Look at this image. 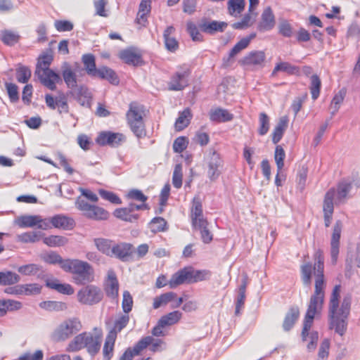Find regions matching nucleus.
<instances>
[{
  "label": "nucleus",
  "instance_id": "1",
  "mask_svg": "<svg viewBox=\"0 0 360 360\" xmlns=\"http://www.w3.org/2000/svg\"><path fill=\"white\" fill-rule=\"evenodd\" d=\"M314 258L315 264L313 267L311 262L304 263L300 266L301 279L304 285L309 286L311 285L312 274L314 277V289L309 299L301 333L302 340L307 343V347L309 351L314 350L317 345L318 332L311 330V328L315 316L323 309L327 284L324 274L323 251L320 249L316 250Z\"/></svg>",
  "mask_w": 360,
  "mask_h": 360
},
{
  "label": "nucleus",
  "instance_id": "2",
  "mask_svg": "<svg viewBox=\"0 0 360 360\" xmlns=\"http://www.w3.org/2000/svg\"><path fill=\"white\" fill-rule=\"evenodd\" d=\"M341 285H335L332 290L329 302V317L330 328L342 335L347 329V319L350 312L352 297L345 296L339 307Z\"/></svg>",
  "mask_w": 360,
  "mask_h": 360
},
{
  "label": "nucleus",
  "instance_id": "3",
  "mask_svg": "<svg viewBox=\"0 0 360 360\" xmlns=\"http://www.w3.org/2000/svg\"><path fill=\"white\" fill-rule=\"evenodd\" d=\"M103 330L101 328L94 327L93 332H83L76 335L68 344V352H77L85 348L91 355H96L101 347Z\"/></svg>",
  "mask_w": 360,
  "mask_h": 360
},
{
  "label": "nucleus",
  "instance_id": "4",
  "mask_svg": "<svg viewBox=\"0 0 360 360\" xmlns=\"http://www.w3.org/2000/svg\"><path fill=\"white\" fill-rule=\"evenodd\" d=\"M211 271L207 269H195L192 266H186L173 274L168 281L170 288L174 289L184 284L195 283L208 280Z\"/></svg>",
  "mask_w": 360,
  "mask_h": 360
},
{
  "label": "nucleus",
  "instance_id": "5",
  "mask_svg": "<svg viewBox=\"0 0 360 360\" xmlns=\"http://www.w3.org/2000/svg\"><path fill=\"white\" fill-rule=\"evenodd\" d=\"M63 266L65 272L72 274V281L76 285H84L94 280V270L87 262L78 259H68Z\"/></svg>",
  "mask_w": 360,
  "mask_h": 360
},
{
  "label": "nucleus",
  "instance_id": "6",
  "mask_svg": "<svg viewBox=\"0 0 360 360\" xmlns=\"http://www.w3.org/2000/svg\"><path fill=\"white\" fill-rule=\"evenodd\" d=\"M82 324L79 318L72 317L63 321L53 331L51 338L56 342L65 341L80 331Z\"/></svg>",
  "mask_w": 360,
  "mask_h": 360
},
{
  "label": "nucleus",
  "instance_id": "7",
  "mask_svg": "<svg viewBox=\"0 0 360 360\" xmlns=\"http://www.w3.org/2000/svg\"><path fill=\"white\" fill-rule=\"evenodd\" d=\"M143 115V110L141 106L134 103L130 104L127 113V122L131 131L139 138L146 135Z\"/></svg>",
  "mask_w": 360,
  "mask_h": 360
},
{
  "label": "nucleus",
  "instance_id": "8",
  "mask_svg": "<svg viewBox=\"0 0 360 360\" xmlns=\"http://www.w3.org/2000/svg\"><path fill=\"white\" fill-rule=\"evenodd\" d=\"M103 297L102 290L94 285H88L82 288L77 294V298L79 303L89 306L99 303Z\"/></svg>",
  "mask_w": 360,
  "mask_h": 360
},
{
  "label": "nucleus",
  "instance_id": "9",
  "mask_svg": "<svg viewBox=\"0 0 360 360\" xmlns=\"http://www.w3.org/2000/svg\"><path fill=\"white\" fill-rule=\"evenodd\" d=\"M266 56L264 51L253 50L247 53L240 60V65L246 69L257 70L265 66Z\"/></svg>",
  "mask_w": 360,
  "mask_h": 360
},
{
  "label": "nucleus",
  "instance_id": "10",
  "mask_svg": "<svg viewBox=\"0 0 360 360\" xmlns=\"http://www.w3.org/2000/svg\"><path fill=\"white\" fill-rule=\"evenodd\" d=\"M182 313L180 311H173L163 315L158 320L157 324L152 328L151 334L155 337H162L165 335L163 329L166 327L173 326L179 322L182 318Z\"/></svg>",
  "mask_w": 360,
  "mask_h": 360
},
{
  "label": "nucleus",
  "instance_id": "11",
  "mask_svg": "<svg viewBox=\"0 0 360 360\" xmlns=\"http://www.w3.org/2000/svg\"><path fill=\"white\" fill-rule=\"evenodd\" d=\"M148 209L149 207L146 203L140 205L130 203L128 207L115 209L113 215L122 221L134 222L139 218V214L136 212V211Z\"/></svg>",
  "mask_w": 360,
  "mask_h": 360
},
{
  "label": "nucleus",
  "instance_id": "12",
  "mask_svg": "<svg viewBox=\"0 0 360 360\" xmlns=\"http://www.w3.org/2000/svg\"><path fill=\"white\" fill-rule=\"evenodd\" d=\"M77 207L86 217L93 220H107L110 217L109 212L104 208L90 205L83 200L77 202Z\"/></svg>",
  "mask_w": 360,
  "mask_h": 360
},
{
  "label": "nucleus",
  "instance_id": "13",
  "mask_svg": "<svg viewBox=\"0 0 360 360\" xmlns=\"http://www.w3.org/2000/svg\"><path fill=\"white\" fill-rule=\"evenodd\" d=\"M34 74L41 83L51 91L55 90L56 84L61 82L60 75L51 69L35 70Z\"/></svg>",
  "mask_w": 360,
  "mask_h": 360
},
{
  "label": "nucleus",
  "instance_id": "14",
  "mask_svg": "<svg viewBox=\"0 0 360 360\" xmlns=\"http://www.w3.org/2000/svg\"><path fill=\"white\" fill-rule=\"evenodd\" d=\"M126 141V137L123 134L114 133L111 131L101 132L96 139V142L100 145H109L112 147H116Z\"/></svg>",
  "mask_w": 360,
  "mask_h": 360
},
{
  "label": "nucleus",
  "instance_id": "15",
  "mask_svg": "<svg viewBox=\"0 0 360 360\" xmlns=\"http://www.w3.org/2000/svg\"><path fill=\"white\" fill-rule=\"evenodd\" d=\"M342 229V223L340 220H337L333 227V233L330 240V255L333 264H336L340 248V240Z\"/></svg>",
  "mask_w": 360,
  "mask_h": 360
},
{
  "label": "nucleus",
  "instance_id": "16",
  "mask_svg": "<svg viewBox=\"0 0 360 360\" xmlns=\"http://www.w3.org/2000/svg\"><path fill=\"white\" fill-rule=\"evenodd\" d=\"M104 290L108 297L112 299H117L119 295V283L116 274L112 270L108 272Z\"/></svg>",
  "mask_w": 360,
  "mask_h": 360
},
{
  "label": "nucleus",
  "instance_id": "17",
  "mask_svg": "<svg viewBox=\"0 0 360 360\" xmlns=\"http://www.w3.org/2000/svg\"><path fill=\"white\" fill-rule=\"evenodd\" d=\"M133 245L128 243H114L110 257H115L122 261H127L132 255Z\"/></svg>",
  "mask_w": 360,
  "mask_h": 360
},
{
  "label": "nucleus",
  "instance_id": "18",
  "mask_svg": "<svg viewBox=\"0 0 360 360\" xmlns=\"http://www.w3.org/2000/svg\"><path fill=\"white\" fill-rule=\"evenodd\" d=\"M119 57L129 65H139L142 63L140 51L134 48H129L121 51L119 53Z\"/></svg>",
  "mask_w": 360,
  "mask_h": 360
},
{
  "label": "nucleus",
  "instance_id": "19",
  "mask_svg": "<svg viewBox=\"0 0 360 360\" xmlns=\"http://www.w3.org/2000/svg\"><path fill=\"white\" fill-rule=\"evenodd\" d=\"M276 24L275 17L270 7L266 8L261 15V21L258 24L257 29L260 32H266L272 30Z\"/></svg>",
  "mask_w": 360,
  "mask_h": 360
},
{
  "label": "nucleus",
  "instance_id": "20",
  "mask_svg": "<svg viewBox=\"0 0 360 360\" xmlns=\"http://www.w3.org/2000/svg\"><path fill=\"white\" fill-rule=\"evenodd\" d=\"M188 75V71L176 72L169 82V89L171 91H181L184 89L188 84L187 80Z\"/></svg>",
  "mask_w": 360,
  "mask_h": 360
},
{
  "label": "nucleus",
  "instance_id": "21",
  "mask_svg": "<svg viewBox=\"0 0 360 360\" xmlns=\"http://www.w3.org/2000/svg\"><path fill=\"white\" fill-rule=\"evenodd\" d=\"M51 221L53 227L59 229L72 230L75 226L72 218L63 214H56L51 217Z\"/></svg>",
  "mask_w": 360,
  "mask_h": 360
},
{
  "label": "nucleus",
  "instance_id": "22",
  "mask_svg": "<svg viewBox=\"0 0 360 360\" xmlns=\"http://www.w3.org/2000/svg\"><path fill=\"white\" fill-rule=\"evenodd\" d=\"M300 317V309L297 306L291 307L286 313L283 322V328L285 331L290 330Z\"/></svg>",
  "mask_w": 360,
  "mask_h": 360
},
{
  "label": "nucleus",
  "instance_id": "23",
  "mask_svg": "<svg viewBox=\"0 0 360 360\" xmlns=\"http://www.w3.org/2000/svg\"><path fill=\"white\" fill-rule=\"evenodd\" d=\"M199 29L208 34H214L216 32H222L226 27L227 23L217 21H201L198 25Z\"/></svg>",
  "mask_w": 360,
  "mask_h": 360
},
{
  "label": "nucleus",
  "instance_id": "24",
  "mask_svg": "<svg viewBox=\"0 0 360 360\" xmlns=\"http://www.w3.org/2000/svg\"><path fill=\"white\" fill-rule=\"evenodd\" d=\"M278 72H283L290 75H298L300 74L298 67L285 61H279L276 64L271 72V76L275 77Z\"/></svg>",
  "mask_w": 360,
  "mask_h": 360
},
{
  "label": "nucleus",
  "instance_id": "25",
  "mask_svg": "<svg viewBox=\"0 0 360 360\" xmlns=\"http://www.w3.org/2000/svg\"><path fill=\"white\" fill-rule=\"evenodd\" d=\"M46 286L63 295H71L75 292V290L70 284L60 283L57 279L46 281Z\"/></svg>",
  "mask_w": 360,
  "mask_h": 360
},
{
  "label": "nucleus",
  "instance_id": "26",
  "mask_svg": "<svg viewBox=\"0 0 360 360\" xmlns=\"http://www.w3.org/2000/svg\"><path fill=\"white\" fill-rule=\"evenodd\" d=\"M75 98L83 106H89L91 94L89 89L83 86L77 87L73 93Z\"/></svg>",
  "mask_w": 360,
  "mask_h": 360
},
{
  "label": "nucleus",
  "instance_id": "27",
  "mask_svg": "<svg viewBox=\"0 0 360 360\" xmlns=\"http://www.w3.org/2000/svg\"><path fill=\"white\" fill-rule=\"evenodd\" d=\"M96 249L101 253L110 257L113 247V241L107 238H97L94 240Z\"/></svg>",
  "mask_w": 360,
  "mask_h": 360
},
{
  "label": "nucleus",
  "instance_id": "28",
  "mask_svg": "<svg viewBox=\"0 0 360 360\" xmlns=\"http://www.w3.org/2000/svg\"><path fill=\"white\" fill-rule=\"evenodd\" d=\"M288 118L287 116H283L279 119L277 125L275 127L272 134V141L277 143L281 139L284 131L288 127Z\"/></svg>",
  "mask_w": 360,
  "mask_h": 360
},
{
  "label": "nucleus",
  "instance_id": "29",
  "mask_svg": "<svg viewBox=\"0 0 360 360\" xmlns=\"http://www.w3.org/2000/svg\"><path fill=\"white\" fill-rule=\"evenodd\" d=\"M233 117L231 113L222 108H216L212 110L210 112V119L214 122H224L231 120Z\"/></svg>",
  "mask_w": 360,
  "mask_h": 360
},
{
  "label": "nucleus",
  "instance_id": "30",
  "mask_svg": "<svg viewBox=\"0 0 360 360\" xmlns=\"http://www.w3.org/2000/svg\"><path fill=\"white\" fill-rule=\"evenodd\" d=\"M150 0H141L136 19L138 24L145 25L147 22L146 16L150 12Z\"/></svg>",
  "mask_w": 360,
  "mask_h": 360
},
{
  "label": "nucleus",
  "instance_id": "31",
  "mask_svg": "<svg viewBox=\"0 0 360 360\" xmlns=\"http://www.w3.org/2000/svg\"><path fill=\"white\" fill-rule=\"evenodd\" d=\"M62 75L65 84L69 88L72 89L77 86L76 75L67 63H64L62 65Z\"/></svg>",
  "mask_w": 360,
  "mask_h": 360
},
{
  "label": "nucleus",
  "instance_id": "32",
  "mask_svg": "<svg viewBox=\"0 0 360 360\" xmlns=\"http://www.w3.org/2000/svg\"><path fill=\"white\" fill-rule=\"evenodd\" d=\"M335 194L334 188H330L326 193L323 203V215H333L334 211L333 199Z\"/></svg>",
  "mask_w": 360,
  "mask_h": 360
},
{
  "label": "nucleus",
  "instance_id": "33",
  "mask_svg": "<svg viewBox=\"0 0 360 360\" xmlns=\"http://www.w3.org/2000/svg\"><path fill=\"white\" fill-rule=\"evenodd\" d=\"M129 322V316L128 314L119 316L114 321L112 328L108 333L115 337H117L118 333L121 332Z\"/></svg>",
  "mask_w": 360,
  "mask_h": 360
},
{
  "label": "nucleus",
  "instance_id": "34",
  "mask_svg": "<svg viewBox=\"0 0 360 360\" xmlns=\"http://www.w3.org/2000/svg\"><path fill=\"white\" fill-rule=\"evenodd\" d=\"M176 294L174 292H167L155 297L153 302V308L157 309L161 307L166 306L169 302L174 300Z\"/></svg>",
  "mask_w": 360,
  "mask_h": 360
},
{
  "label": "nucleus",
  "instance_id": "35",
  "mask_svg": "<svg viewBox=\"0 0 360 360\" xmlns=\"http://www.w3.org/2000/svg\"><path fill=\"white\" fill-rule=\"evenodd\" d=\"M255 10L250 11L248 9V13L245 14L240 22H235L232 25L234 29H245L250 27L255 21L257 13L254 12Z\"/></svg>",
  "mask_w": 360,
  "mask_h": 360
},
{
  "label": "nucleus",
  "instance_id": "36",
  "mask_svg": "<svg viewBox=\"0 0 360 360\" xmlns=\"http://www.w3.org/2000/svg\"><path fill=\"white\" fill-rule=\"evenodd\" d=\"M116 339L117 337L107 334L103 347V355L105 359L110 360L112 357Z\"/></svg>",
  "mask_w": 360,
  "mask_h": 360
},
{
  "label": "nucleus",
  "instance_id": "37",
  "mask_svg": "<svg viewBox=\"0 0 360 360\" xmlns=\"http://www.w3.org/2000/svg\"><path fill=\"white\" fill-rule=\"evenodd\" d=\"M175 29L172 26L168 27L164 32V39L165 46L167 50L170 51H174L178 48V42L175 38L172 37L171 35L174 33Z\"/></svg>",
  "mask_w": 360,
  "mask_h": 360
},
{
  "label": "nucleus",
  "instance_id": "38",
  "mask_svg": "<svg viewBox=\"0 0 360 360\" xmlns=\"http://www.w3.org/2000/svg\"><path fill=\"white\" fill-rule=\"evenodd\" d=\"M95 77H98L101 79H107L112 84H118L119 79L116 73L110 68L103 67L98 70Z\"/></svg>",
  "mask_w": 360,
  "mask_h": 360
},
{
  "label": "nucleus",
  "instance_id": "39",
  "mask_svg": "<svg viewBox=\"0 0 360 360\" xmlns=\"http://www.w3.org/2000/svg\"><path fill=\"white\" fill-rule=\"evenodd\" d=\"M221 165L217 160H212L209 162L207 169V174L210 181H215L221 173Z\"/></svg>",
  "mask_w": 360,
  "mask_h": 360
},
{
  "label": "nucleus",
  "instance_id": "40",
  "mask_svg": "<svg viewBox=\"0 0 360 360\" xmlns=\"http://www.w3.org/2000/svg\"><path fill=\"white\" fill-rule=\"evenodd\" d=\"M192 117L191 111L188 108L185 109L179 114V117L175 122V128L178 131H181L186 128L190 123Z\"/></svg>",
  "mask_w": 360,
  "mask_h": 360
},
{
  "label": "nucleus",
  "instance_id": "41",
  "mask_svg": "<svg viewBox=\"0 0 360 360\" xmlns=\"http://www.w3.org/2000/svg\"><path fill=\"white\" fill-rule=\"evenodd\" d=\"M345 95L346 91L344 89H340L337 94H335L329 108L330 113L333 115H335L340 109V105L345 99Z\"/></svg>",
  "mask_w": 360,
  "mask_h": 360
},
{
  "label": "nucleus",
  "instance_id": "42",
  "mask_svg": "<svg viewBox=\"0 0 360 360\" xmlns=\"http://www.w3.org/2000/svg\"><path fill=\"white\" fill-rule=\"evenodd\" d=\"M149 228L153 233L164 232L167 229V223L162 217H154L149 223Z\"/></svg>",
  "mask_w": 360,
  "mask_h": 360
},
{
  "label": "nucleus",
  "instance_id": "43",
  "mask_svg": "<svg viewBox=\"0 0 360 360\" xmlns=\"http://www.w3.org/2000/svg\"><path fill=\"white\" fill-rule=\"evenodd\" d=\"M20 281V276L12 271H0V284L4 285H13Z\"/></svg>",
  "mask_w": 360,
  "mask_h": 360
},
{
  "label": "nucleus",
  "instance_id": "44",
  "mask_svg": "<svg viewBox=\"0 0 360 360\" xmlns=\"http://www.w3.org/2000/svg\"><path fill=\"white\" fill-rule=\"evenodd\" d=\"M82 62L87 73L91 76H96L98 69L96 68L94 56L92 54H85L82 56Z\"/></svg>",
  "mask_w": 360,
  "mask_h": 360
},
{
  "label": "nucleus",
  "instance_id": "45",
  "mask_svg": "<svg viewBox=\"0 0 360 360\" xmlns=\"http://www.w3.org/2000/svg\"><path fill=\"white\" fill-rule=\"evenodd\" d=\"M245 0H229L228 9L230 15L238 16L244 10Z\"/></svg>",
  "mask_w": 360,
  "mask_h": 360
},
{
  "label": "nucleus",
  "instance_id": "46",
  "mask_svg": "<svg viewBox=\"0 0 360 360\" xmlns=\"http://www.w3.org/2000/svg\"><path fill=\"white\" fill-rule=\"evenodd\" d=\"M68 241V238L62 236H49L43 238L44 243L49 247L63 246Z\"/></svg>",
  "mask_w": 360,
  "mask_h": 360
},
{
  "label": "nucleus",
  "instance_id": "47",
  "mask_svg": "<svg viewBox=\"0 0 360 360\" xmlns=\"http://www.w3.org/2000/svg\"><path fill=\"white\" fill-rule=\"evenodd\" d=\"M352 188V184L347 181H341L338 185L337 200L342 202L345 200Z\"/></svg>",
  "mask_w": 360,
  "mask_h": 360
},
{
  "label": "nucleus",
  "instance_id": "48",
  "mask_svg": "<svg viewBox=\"0 0 360 360\" xmlns=\"http://www.w3.org/2000/svg\"><path fill=\"white\" fill-rule=\"evenodd\" d=\"M203 213L202 204L200 196H195L192 200V205L190 210V217H200Z\"/></svg>",
  "mask_w": 360,
  "mask_h": 360
},
{
  "label": "nucleus",
  "instance_id": "49",
  "mask_svg": "<svg viewBox=\"0 0 360 360\" xmlns=\"http://www.w3.org/2000/svg\"><path fill=\"white\" fill-rule=\"evenodd\" d=\"M46 263L50 264H59L63 269V266L67 264L68 259H63L62 257L56 252H51L44 257Z\"/></svg>",
  "mask_w": 360,
  "mask_h": 360
},
{
  "label": "nucleus",
  "instance_id": "50",
  "mask_svg": "<svg viewBox=\"0 0 360 360\" xmlns=\"http://www.w3.org/2000/svg\"><path fill=\"white\" fill-rule=\"evenodd\" d=\"M0 304L1 308L5 310V315L7 311H17L22 308V303L19 301L14 300H1Z\"/></svg>",
  "mask_w": 360,
  "mask_h": 360
},
{
  "label": "nucleus",
  "instance_id": "51",
  "mask_svg": "<svg viewBox=\"0 0 360 360\" xmlns=\"http://www.w3.org/2000/svg\"><path fill=\"white\" fill-rule=\"evenodd\" d=\"M39 222V216H22L17 220V224L20 227H32Z\"/></svg>",
  "mask_w": 360,
  "mask_h": 360
},
{
  "label": "nucleus",
  "instance_id": "52",
  "mask_svg": "<svg viewBox=\"0 0 360 360\" xmlns=\"http://www.w3.org/2000/svg\"><path fill=\"white\" fill-rule=\"evenodd\" d=\"M183 182V171L182 165L181 164H176L174 167L173 175H172V184L173 186L179 189L181 187Z\"/></svg>",
  "mask_w": 360,
  "mask_h": 360
},
{
  "label": "nucleus",
  "instance_id": "53",
  "mask_svg": "<svg viewBox=\"0 0 360 360\" xmlns=\"http://www.w3.org/2000/svg\"><path fill=\"white\" fill-rule=\"evenodd\" d=\"M41 270L40 266L36 264H28L18 267V271L22 275L34 276Z\"/></svg>",
  "mask_w": 360,
  "mask_h": 360
},
{
  "label": "nucleus",
  "instance_id": "54",
  "mask_svg": "<svg viewBox=\"0 0 360 360\" xmlns=\"http://www.w3.org/2000/svg\"><path fill=\"white\" fill-rule=\"evenodd\" d=\"M321 82L319 77L316 75H314L311 77L310 91L313 100L317 99L320 94Z\"/></svg>",
  "mask_w": 360,
  "mask_h": 360
},
{
  "label": "nucleus",
  "instance_id": "55",
  "mask_svg": "<svg viewBox=\"0 0 360 360\" xmlns=\"http://www.w3.org/2000/svg\"><path fill=\"white\" fill-rule=\"evenodd\" d=\"M22 295H32L41 292V286L37 283L22 284L20 285Z\"/></svg>",
  "mask_w": 360,
  "mask_h": 360
},
{
  "label": "nucleus",
  "instance_id": "56",
  "mask_svg": "<svg viewBox=\"0 0 360 360\" xmlns=\"http://www.w3.org/2000/svg\"><path fill=\"white\" fill-rule=\"evenodd\" d=\"M98 194L100 196L105 200L110 202L115 205H120L122 200L120 197L113 192L105 191L104 189L98 190Z\"/></svg>",
  "mask_w": 360,
  "mask_h": 360
},
{
  "label": "nucleus",
  "instance_id": "57",
  "mask_svg": "<svg viewBox=\"0 0 360 360\" xmlns=\"http://www.w3.org/2000/svg\"><path fill=\"white\" fill-rule=\"evenodd\" d=\"M18 239L23 243H35L41 239V234L37 231H29L18 236Z\"/></svg>",
  "mask_w": 360,
  "mask_h": 360
},
{
  "label": "nucleus",
  "instance_id": "58",
  "mask_svg": "<svg viewBox=\"0 0 360 360\" xmlns=\"http://www.w3.org/2000/svg\"><path fill=\"white\" fill-rule=\"evenodd\" d=\"M31 77V70L25 66H20L16 69V78L20 83H26Z\"/></svg>",
  "mask_w": 360,
  "mask_h": 360
},
{
  "label": "nucleus",
  "instance_id": "59",
  "mask_svg": "<svg viewBox=\"0 0 360 360\" xmlns=\"http://www.w3.org/2000/svg\"><path fill=\"white\" fill-rule=\"evenodd\" d=\"M1 39L4 44L7 45H13L18 42L19 36L14 32L5 30L1 32Z\"/></svg>",
  "mask_w": 360,
  "mask_h": 360
},
{
  "label": "nucleus",
  "instance_id": "60",
  "mask_svg": "<svg viewBox=\"0 0 360 360\" xmlns=\"http://www.w3.org/2000/svg\"><path fill=\"white\" fill-rule=\"evenodd\" d=\"M259 127L258 132L261 136L265 135L269 129V117L264 112H261L259 117Z\"/></svg>",
  "mask_w": 360,
  "mask_h": 360
},
{
  "label": "nucleus",
  "instance_id": "61",
  "mask_svg": "<svg viewBox=\"0 0 360 360\" xmlns=\"http://www.w3.org/2000/svg\"><path fill=\"white\" fill-rule=\"evenodd\" d=\"M53 60V57L50 54H43L39 58L36 70H49V65Z\"/></svg>",
  "mask_w": 360,
  "mask_h": 360
},
{
  "label": "nucleus",
  "instance_id": "62",
  "mask_svg": "<svg viewBox=\"0 0 360 360\" xmlns=\"http://www.w3.org/2000/svg\"><path fill=\"white\" fill-rule=\"evenodd\" d=\"M133 298L130 292L127 290L123 292L122 307L125 314H128L132 309Z\"/></svg>",
  "mask_w": 360,
  "mask_h": 360
},
{
  "label": "nucleus",
  "instance_id": "63",
  "mask_svg": "<svg viewBox=\"0 0 360 360\" xmlns=\"http://www.w3.org/2000/svg\"><path fill=\"white\" fill-rule=\"evenodd\" d=\"M152 340V336L150 335L142 338L133 347L135 354L139 355L143 349L150 346Z\"/></svg>",
  "mask_w": 360,
  "mask_h": 360
},
{
  "label": "nucleus",
  "instance_id": "64",
  "mask_svg": "<svg viewBox=\"0 0 360 360\" xmlns=\"http://www.w3.org/2000/svg\"><path fill=\"white\" fill-rule=\"evenodd\" d=\"M44 353L41 350L39 349L34 352V354L25 353L19 356L18 360H43Z\"/></svg>",
  "mask_w": 360,
  "mask_h": 360
}]
</instances>
